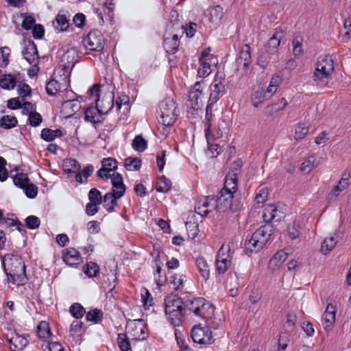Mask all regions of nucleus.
<instances>
[{
	"label": "nucleus",
	"mask_w": 351,
	"mask_h": 351,
	"mask_svg": "<svg viewBox=\"0 0 351 351\" xmlns=\"http://www.w3.org/2000/svg\"><path fill=\"white\" fill-rule=\"evenodd\" d=\"M94 170L92 165L85 167L82 171H79L75 176V181L80 184L85 183L87 178L93 173Z\"/></svg>",
	"instance_id": "35"
},
{
	"label": "nucleus",
	"mask_w": 351,
	"mask_h": 351,
	"mask_svg": "<svg viewBox=\"0 0 351 351\" xmlns=\"http://www.w3.org/2000/svg\"><path fill=\"white\" fill-rule=\"evenodd\" d=\"M337 241L334 237L326 238L322 243L320 251L323 254L326 255L335 247Z\"/></svg>",
	"instance_id": "40"
},
{
	"label": "nucleus",
	"mask_w": 351,
	"mask_h": 351,
	"mask_svg": "<svg viewBox=\"0 0 351 351\" xmlns=\"http://www.w3.org/2000/svg\"><path fill=\"white\" fill-rule=\"evenodd\" d=\"M233 256L229 245H222L215 258L217 271L219 274H224L230 265Z\"/></svg>",
	"instance_id": "10"
},
{
	"label": "nucleus",
	"mask_w": 351,
	"mask_h": 351,
	"mask_svg": "<svg viewBox=\"0 0 351 351\" xmlns=\"http://www.w3.org/2000/svg\"><path fill=\"white\" fill-rule=\"evenodd\" d=\"M117 344L121 351H132L129 338L125 333H119L118 335Z\"/></svg>",
	"instance_id": "41"
},
{
	"label": "nucleus",
	"mask_w": 351,
	"mask_h": 351,
	"mask_svg": "<svg viewBox=\"0 0 351 351\" xmlns=\"http://www.w3.org/2000/svg\"><path fill=\"white\" fill-rule=\"evenodd\" d=\"M199 67L197 70V74L201 77L208 76L212 72V67L216 66L217 64H213L210 60H199Z\"/></svg>",
	"instance_id": "27"
},
{
	"label": "nucleus",
	"mask_w": 351,
	"mask_h": 351,
	"mask_svg": "<svg viewBox=\"0 0 351 351\" xmlns=\"http://www.w3.org/2000/svg\"><path fill=\"white\" fill-rule=\"evenodd\" d=\"M223 15V8L220 5H216L210 10V21L212 23H217L220 21Z\"/></svg>",
	"instance_id": "50"
},
{
	"label": "nucleus",
	"mask_w": 351,
	"mask_h": 351,
	"mask_svg": "<svg viewBox=\"0 0 351 351\" xmlns=\"http://www.w3.org/2000/svg\"><path fill=\"white\" fill-rule=\"evenodd\" d=\"M241 208V203L235 202L233 204L229 203L228 199H224L221 196L209 195L208 214L213 211L217 213H224L230 210L235 213Z\"/></svg>",
	"instance_id": "8"
},
{
	"label": "nucleus",
	"mask_w": 351,
	"mask_h": 351,
	"mask_svg": "<svg viewBox=\"0 0 351 351\" xmlns=\"http://www.w3.org/2000/svg\"><path fill=\"white\" fill-rule=\"evenodd\" d=\"M141 160L137 157H128L125 159L124 166L128 171H138L141 169Z\"/></svg>",
	"instance_id": "37"
},
{
	"label": "nucleus",
	"mask_w": 351,
	"mask_h": 351,
	"mask_svg": "<svg viewBox=\"0 0 351 351\" xmlns=\"http://www.w3.org/2000/svg\"><path fill=\"white\" fill-rule=\"evenodd\" d=\"M22 189L24 190L26 196L30 199L35 198L38 194V187L30 182L25 185L24 188H22Z\"/></svg>",
	"instance_id": "60"
},
{
	"label": "nucleus",
	"mask_w": 351,
	"mask_h": 351,
	"mask_svg": "<svg viewBox=\"0 0 351 351\" xmlns=\"http://www.w3.org/2000/svg\"><path fill=\"white\" fill-rule=\"evenodd\" d=\"M269 98L265 93V89L258 88L254 90L251 95V101L254 107L257 108L259 105L263 103L265 100Z\"/></svg>",
	"instance_id": "28"
},
{
	"label": "nucleus",
	"mask_w": 351,
	"mask_h": 351,
	"mask_svg": "<svg viewBox=\"0 0 351 351\" xmlns=\"http://www.w3.org/2000/svg\"><path fill=\"white\" fill-rule=\"evenodd\" d=\"M308 124L306 123H299L295 131L294 138L295 140H302L308 132Z\"/></svg>",
	"instance_id": "46"
},
{
	"label": "nucleus",
	"mask_w": 351,
	"mask_h": 351,
	"mask_svg": "<svg viewBox=\"0 0 351 351\" xmlns=\"http://www.w3.org/2000/svg\"><path fill=\"white\" fill-rule=\"evenodd\" d=\"M186 280V276L184 274H174L171 277V282L173 285L175 290L180 289L183 287L184 281Z\"/></svg>",
	"instance_id": "57"
},
{
	"label": "nucleus",
	"mask_w": 351,
	"mask_h": 351,
	"mask_svg": "<svg viewBox=\"0 0 351 351\" xmlns=\"http://www.w3.org/2000/svg\"><path fill=\"white\" fill-rule=\"evenodd\" d=\"M84 46L90 51H101L104 47V39L101 32H90L83 40Z\"/></svg>",
	"instance_id": "13"
},
{
	"label": "nucleus",
	"mask_w": 351,
	"mask_h": 351,
	"mask_svg": "<svg viewBox=\"0 0 351 351\" xmlns=\"http://www.w3.org/2000/svg\"><path fill=\"white\" fill-rule=\"evenodd\" d=\"M334 68V59L331 56H319L313 73L314 81L317 84L321 82L327 84L332 79Z\"/></svg>",
	"instance_id": "6"
},
{
	"label": "nucleus",
	"mask_w": 351,
	"mask_h": 351,
	"mask_svg": "<svg viewBox=\"0 0 351 351\" xmlns=\"http://www.w3.org/2000/svg\"><path fill=\"white\" fill-rule=\"evenodd\" d=\"M210 47L205 48L202 53L199 60H210V62L213 64H218V60L216 56L210 53Z\"/></svg>",
	"instance_id": "61"
},
{
	"label": "nucleus",
	"mask_w": 351,
	"mask_h": 351,
	"mask_svg": "<svg viewBox=\"0 0 351 351\" xmlns=\"http://www.w3.org/2000/svg\"><path fill=\"white\" fill-rule=\"evenodd\" d=\"M117 161L111 157L104 158L101 160L102 168H105L110 171H114L117 169Z\"/></svg>",
	"instance_id": "55"
},
{
	"label": "nucleus",
	"mask_w": 351,
	"mask_h": 351,
	"mask_svg": "<svg viewBox=\"0 0 351 351\" xmlns=\"http://www.w3.org/2000/svg\"><path fill=\"white\" fill-rule=\"evenodd\" d=\"M350 175L343 174L341 180L338 182L337 186H335L332 190V193L335 196H338L342 191L347 189L350 185Z\"/></svg>",
	"instance_id": "32"
},
{
	"label": "nucleus",
	"mask_w": 351,
	"mask_h": 351,
	"mask_svg": "<svg viewBox=\"0 0 351 351\" xmlns=\"http://www.w3.org/2000/svg\"><path fill=\"white\" fill-rule=\"evenodd\" d=\"M70 86V77L68 73H60L59 79H51L46 84V91L53 96L58 92L66 90Z\"/></svg>",
	"instance_id": "11"
},
{
	"label": "nucleus",
	"mask_w": 351,
	"mask_h": 351,
	"mask_svg": "<svg viewBox=\"0 0 351 351\" xmlns=\"http://www.w3.org/2000/svg\"><path fill=\"white\" fill-rule=\"evenodd\" d=\"M176 104L171 97L162 100L156 110L158 121L165 127L171 126L176 121L178 113Z\"/></svg>",
	"instance_id": "4"
},
{
	"label": "nucleus",
	"mask_w": 351,
	"mask_h": 351,
	"mask_svg": "<svg viewBox=\"0 0 351 351\" xmlns=\"http://www.w3.org/2000/svg\"><path fill=\"white\" fill-rule=\"evenodd\" d=\"M24 58L29 64H36L38 60V52L36 44L31 40L23 47L22 51Z\"/></svg>",
	"instance_id": "17"
},
{
	"label": "nucleus",
	"mask_w": 351,
	"mask_h": 351,
	"mask_svg": "<svg viewBox=\"0 0 351 351\" xmlns=\"http://www.w3.org/2000/svg\"><path fill=\"white\" fill-rule=\"evenodd\" d=\"M171 188L170 180L165 176H162L156 184V191L158 193H167Z\"/></svg>",
	"instance_id": "38"
},
{
	"label": "nucleus",
	"mask_w": 351,
	"mask_h": 351,
	"mask_svg": "<svg viewBox=\"0 0 351 351\" xmlns=\"http://www.w3.org/2000/svg\"><path fill=\"white\" fill-rule=\"evenodd\" d=\"M83 326L84 323L81 321L75 320L73 321L71 326H70V334L71 336H79L83 332Z\"/></svg>",
	"instance_id": "52"
},
{
	"label": "nucleus",
	"mask_w": 351,
	"mask_h": 351,
	"mask_svg": "<svg viewBox=\"0 0 351 351\" xmlns=\"http://www.w3.org/2000/svg\"><path fill=\"white\" fill-rule=\"evenodd\" d=\"M69 313L74 318L79 319L84 315L86 311L81 304L75 302L69 307Z\"/></svg>",
	"instance_id": "43"
},
{
	"label": "nucleus",
	"mask_w": 351,
	"mask_h": 351,
	"mask_svg": "<svg viewBox=\"0 0 351 351\" xmlns=\"http://www.w3.org/2000/svg\"><path fill=\"white\" fill-rule=\"evenodd\" d=\"M62 136V132L60 130L57 129L53 130L49 128H44L41 131V138L47 142L53 141L56 137H60Z\"/></svg>",
	"instance_id": "31"
},
{
	"label": "nucleus",
	"mask_w": 351,
	"mask_h": 351,
	"mask_svg": "<svg viewBox=\"0 0 351 351\" xmlns=\"http://www.w3.org/2000/svg\"><path fill=\"white\" fill-rule=\"evenodd\" d=\"M196 265L199 274L206 280L210 276V269L206 260L203 257H198L196 259Z\"/></svg>",
	"instance_id": "29"
},
{
	"label": "nucleus",
	"mask_w": 351,
	"mask_h": 351,
	"mask_svg": "<svg viewBox=\"0 0 351 351\" xmlns=\"http://www.w3.org/2000/svg\"><path fill=\"white\" fill-rule=\"evenodd\" d=\"M83 271L88 278H93L99 273V266L97 263L90 261L83 267Z\"/></svg>",
	"instance_id": "42"
},
{
	"label": "nucleus",
	"mask_w": 351,
	"mask_h": 351,
	"mask_svg": "<svg viewBox=\"0 0 351 351\" xmlns=\"http://www.w3.org/2000/svg\"><path fill=\"white\" fill-rule=\"evenodd\" d=\"M117 195L113 193H107L104 196V207L109 213L114 211V207L117 205Z\"/></svg>",
	"instance_id": "26"
},
{
	"label": "nucleus",
	"mask_w": 351,
	"mask_h": 351,
	"mask_svg": "<svg viewBox=\"0 0 351 351\" xmlns=\"http://www.w3.org/2000/svg\"><path fill=\"white\" fill-rule=\"evenodd\" d=\"M102 317V311L97 308L89 311L86 315V318L87 321L93 322L95 324H97L100 321H101Z\"/></svg>",
	"instance_id": "47"
},
{
	"label": "nucleus",
	"mask_w": 351,
	"mask_h": 351,
	"mask_svg": "<svg viewBox=\"0 0 351 351\" xmlns=\"http://www.w3.org/2000/svg\"><path fill=\"white\" fill-rule=\"evenodd\" d=\"M210 88L211 91L208 102L215 105L224 95L226 92L225 86L221 82L215 80Z\"/></svg>",
	"instance_id": "18"
},
{
	"label": "nucleus",
	"mask_w": 351,
	"mask_h": 351,
	"mask_svg": "<svg viewBox=\"0 0 351 351\" xmlns=\"http://www.w3.org/2000/svg\"><path fill=\"white\" fill-rule=\"evenodd\" d=\"M186 310V304L184 303L182 298L176 295H169L165 297V312L171 325L179 326Z\"/></svg>",
	"instance_id": "3"
},
{
	"label": "nucleus",
	"mask_w": 351,
	"mask_h": 351,
	"mask_svg": "<svg viewBox=\"0 0 351 351\" xmlns=\"http://www.w3.org/2000/svg\"><path fill=\"white\" fill-rule=\"evenodd\" d=\"M12 178L14 185L20 189L24 188L30 181L27 174L25 173H17Z\"/></svg>",
	"instance_id": "44"
},
{
	"label": "nucleus",
	"mask_w": 351,
	"mask_h": 351,
	"mask_svg": "<svg viewBox=\"0 0 351 351\" xmlns=\"http://www.w3.org/2000/svg\"><path fill=\"white\" fill-rule=\"evenodd\" d=\"M1 265L8 281L16 286L27 283L26 266L19 256L7 254L1 257Z\"/></svg>",
	"instance_id": "2"
},
{
	"label": "nucleus",
	"mask_w": 351,
	"mask_h": 351,
	"mask_svg": "<svg viewBox=\"0 0 351 351\" xmlns=\"http://www.w3.org/2000/svg\"><path fill=\"white\" fill-rule=\"evenodd\" d=\"M208 197L209 195L202 197L197 199L195 204V210L197 214L202 217L208 215Z\"/></svg>",
	"instance_id": "25"
},
{
	"label": "nucleus",
	"mask_w": 351,
	"mask_h": 351,
	"mask_svg": "<svg viewBox=\"0 0 351 351\" xmlns=\"http://www.w3.org/2000/svg\"><path fill=\"white\" fill-rule=\"evenodd\" d=\"M114 93L110 92L108 96L107 106L98 105L89 106L84 112V120L92 123H100V118L102 114H107L114 106Z\"/></svg>",
	"instance_id": "7"
},
{
	"label": "nucleus",
	"mask_w": 351,
	"mask_h": 351,
	"mask_svg": "<svg viewBox=\"0 0 351 351\" xmlns=\"http://www.w3.org/2000/svg\"><path fill=\"white\" fill-rule=\"evenodd\" d=\"M10 49L7 47H0V67L5 68L9 64Z\"/></svg>",
	"instance_id": "51"
},
{
	"label": "nucleus",
	"mask_w": 351,
	"mask_h": 351,
	"mask_svg": "<svg viewBox=\"0 0 351 351\" xmlns=\"http://www.w3.org/2000/svg\"><path fill=\"white\" fill-rule=\"evenodd\" d=\"M237 177L236 173H229L226 176L223 187L219 191V195L228 199L230 204L235 202H241L239 199L234 195L237 191Z\"/></svg>",
	"instance_id": "9"
},
{
	"label": "nucleus",
	"mask_w": 351,
	"mask_h": 351,
	"mask_svg": "<svg viewBox=\"0 0 351 351\" xmlns=\"http://www.w3.org/2000/svg\"><path fill=\"white\" fill-rule=\"evenodd\" d=\"M315 158L314 156H308L301 165L300 169L302 171H310L315 166Z\"/></svg>",
	"instance_id": "62"
},
{
	"label": "nucleus",
	"mask_w": 351,
	"mask_h": 351,
	"mask_svg": "<svg viewBox=\"0 0 351 351\" xmlns=\"http://www.w3.org/2000/svg\"><path fill=\"white\" fill-rule=\"evenodd\" d=\"M37 334L40 339H47L51 335L49 324L47 322L42 321L37 326Z\"/></svg>",
	"instance_id": "34"
},
{
	"label": "nucleus",
	"mask_w": 351,
	"mask_h": 351,
	"mask_svg": "<svg viewBox=\"0 0 351 351\" xmlns=\"http://www.w3.org/2000/svg\"><path fill=\"white\" fill-rule=\"evenodd\" d=\"M191 337L195 343L199 344H210L213 342L212 332L208 326H195L191 329Z\"/></svg>",
	"instance_id": "14"
},
{
	"label": "nucleus",
	"mask_w": 351,
	"mask_h": 351,
	"mask_svg": "<svg viewBox=\"0 0 351 351\" xmlns=\"http://www.w3.org/2000/svg\"><path fill=\"white\" fill-rule=\"evenodd\" d=\"M270 51H261L257 58V64L262 69L268 65L270 60Z\"/></svg>",
	"instance_id": "53"
},
{
	"label": "nucleus",
	"mask_w": 351,
	"mask_h": 351,
	"mask_svg": "<svg viewBox=\"0 0 351 351\" xmlns=\"http://www.w3.org/2000/svg\"><path fill=\"white\" fill-rule=\"evenodd\" d=\"M335 307L328 304L322 316V325L326 332H329L332 329L335 322Z\"/></svg>",
	"instance_id": "16"
},
{
	"label": "nucleus",
	"mask_w": 351,
	"mask_h": 351,
	"mask_svg": "<svg viewBox=\"0 0 351 351\" xmlns=\"http://www.w3.org/2000/svg\"><path fill=\"white\" fill-rule=\"evenodd\" d=\"M202 95L201 93L197 91H191L189 92V102L190 106L193 109H198L199 108V105L198 103V100Z\"/></svg>",
	"instance_id": "54"
},
{
	"label": "nucleus",
	"mask_w": 351,
	"mask_h": 351,
	"mask_svg": "<svg viewBox=\"0 0 351 351\" xmlns=\"http://www.w3.org/2000/svg\"><path fill=\"white\" fill-rule=\"evenodd\" d=\"M25 225L29 229H37L40 225V219L35 215H29L25 219Z\"/></svg>",
	"instance_id": "58"
},
{
	"label": "nucleus",
	"mask_w": 351,
	"mask_h": 351,
	"mask_svg": "<svg viewBox=\"0 0 351 351\" xmlns=\"http://www.w3.org/2000/svg\"><path fill=\"white\" fill-rule=\"evenodd\" d=\"M214 104H211L208 102L206 108V115H205V128L204 132L207 140H208V136L211 130V120L213 117V108Z\"/></svg>",
	"instance_id": "33"
},
{
	"label": "nucleus",
	"mask_w": 351,
	"mask_h": 351,
	"mask_svg": "<svg viewBox=\"0 0 351 351\" xmlns=\"http://www.w3.org/2000/svg\"><path fill=\"white\" fill-rule=\"evenodd\" d=\"M16 84V78L11 74H5L0 77V86L3 89H14Z\"/></svg>",
	"instance_id": "30"
},
{
	"label": "nucleus",
	"mask_w": 351,
	"mask_h": 351,
	"mask_svg": "<svg viewBox=\"0 0 351 351\" xmlns=\"http://www.w3.org/2000/svg\"><path fill=\"white\" fill-rule=\"evenodd\" d=\"M288 254L283 250L278 251L269 260V267L271 270L278 269L287 260Z\"/></svg>",
	"instance_id": "22"
},
{
	"label": "nucleus",
	"mask_w": 351,
	"mask_h": 351,
	"mask_svg": "<svg viewBox=\"0 0 351 351\" xmlns=\"http://www.w3.org/2000/svg\"><path fill=\"white\" fill-rule=\"evenodd\" d=\"M9 342L10 344L11 351H16V349L18 348L19 346H21L20 349L21 350L24 347H25L28 343V341L26 338L18 335H16L15 337H12L9 340Z\"/></svg>",
	"instance_id": "36"
},
{
	"label": "nucleus",
	"mask_w": 351,
	"mask_h": 351,
	"mask_svg": "<svg viewBox=\"0 0 351 351\" xmlns=\"http://www.w3.org/2000/svg\"><path fill=\"white\" fill-rule=\"evenodd\" d=\"M17 124V119L15 117L9 115L3 116L0 119V127L3 129H11Z\"/></svg>",
	"instance_id": "45"
},
{
	"label": "nucleus",
	"mask_w": 351,
	"mask_h": 351,
	"mask_svg": "<svg viewBox=\"0 0 351 351\" xmlns=\"http://www.w3.org/2000/svg\"><path fill=\"white\" fill-rule=\"evenodd\" d=\"M53 27L58 32L69 31V19L65 13L59 12L53 21Z\"/></svg>",
	"instance_id": "21"
},
{
	"label": "nucleus",
	"mask_w": 351,
	"mask_h": 351,
	"mask_svg": "<svg viewBox=\"0 0 351 351\" xmlns=\"http://www.w3.org/2000/svg\"><path fill=\"white\" fill-rule=\"evenodd\" d=\"M64 171L67 173H75L80 169V163L73 158H67L64 161Z\"/></svg>",
	"instance_id": "39"
},
{
	"label": "nucleus",
	"mask_w": 351,
	"mask_h": 351,
	"mask_svg": "<svg viewBox=\"0 0 351 351\" xmlns=\"http://www.w3.org/2000/svg\"><path fill=\"white\" fill-rule=\"evenodd\" d=\"M28 120L31 126L37 127L42 123L43 118L40 113L34 112L29 113Z\"/></svg>",
	"instance_id": "63"
},
{
	"label": "nucleus",
	"mask_w": 351,
	"mask_h": 351,
	"mask_svg": "<svg viewBox=\"0 0 351 351\" xmlns=\"http://www.w3.org/2000/svg\"><path fill=\"white\" fill-rule=\"evenodd\" d=\"M180 40L178 35L173 34L171 38H166L163 41V47L167 53L174 54L178 49Z\"/></svg>",
	"instance_id": "24"
},
{
	"label": "nucleus",
	"mask_w": 351,
	"mask_h": 351,
	"mask_svg": "<svg viewBox=\"0 0 351 351\" xmlns=\"http://www.w3.org/2000/svg\"><path fill=\"white\" fill-rule=\"evenodd\" d=\"M285 30L281 27H277L274 29L273 36L268 40V47L271 51H276L280 44L281 40L285 37Z\"/></svg>",
	"instance_id": "23"
},
{
	"label": "nucleus",
	"mask_w": 351,
	"mask_h": 351,
	"mask_svg": "<svg viewBox=\"0 0 351 351\" xmlns=\"http://www.w3.org/2000/svg\"><path fill=\"white\" fill-rule=\"evenodd\" d=\"M131 324H134L135 326L136 329L139 328L141 335H138L139 340H145L147 337V335L146 333L147 326L146 324L143 323V320L142 319H134L131 322Z\"/></svg>",
	"instance_id": "48"
},
{
	"label": "nucleus",
	"mask_w": 351,
	"mask_h": 351,
	"mask_svg": "<svg viewBox=\"0 0 351 351\" xmlns=\"http://www.w3.org/2000/svg\"><path fill=\"white\" fill-rule=\"evenodd\" d=\"M188 311L204 320L211 319L214 315L215 306L204 298H195L186 302Z\"/></svg>",
	"instance_id": "5"
},
{
	"label": "nucleus",
	"mask_w": 351,
	"mask_h": 351,
	"mask_svg": "<svg viewBox=\"0 0 351 351\" xmlns=\"http://www.w3.org/2000/svg\"><path fill=\"white\" fill-rule=\"evenodd\" d=\"M88 199L90 202L100 204L102 202L101 192L96 188L91 189L88 193Z\"/></svg>",
	"instance_id": "59"
},
{
	"label": "nucleus",
	"mask_w": 351,
	"mask_h": 351,
	"mask_svg": "<svg viewBox=\"0 0 351 351\" xmlns=\"http://www.w3.org/2000/svg\"><path fill=\"white\" fill-rule=\"evenodd\" d=\"M269 195L268 189L263 187L258 189L255 196V201L257 204H263L267 199Z\"/></svg>",
	"instance_id": "56"
},
{
	"label": "nucleus",
	"mask_w": 351,
	"mask_h": 351,
	"mask_svg": "<svg viewBox=\"0 0 351 351\" xmlns=\"http://www.w3.org/2000/svg\"><path fill=\"white\" fill-rule=\"evenodd\" d=\"M237 62L239 65H242L244 69L248 67L251 62L250 47L248 45L245 44L241 46Z\"/></svg>",
	"instance_id": "20"
},
{
	"label": "nucleus",
	"mask_w": 351,
	"mask_h": 351,
	"mask_svg": "<svg viewBox=\"0 0 351 351\" xmlns=\"http://www.w3.org/2000/svg\"><path fill=\"white\" fill-rule=\"evenodd\" d=\"M132 148L137 152H143L147 149V141L141 136H136L132 141Z\"/></svg>",
	"instance_id": "49"
},
{
	"label": "nucleus",
	"mask_w": 351,
	"mask_h": 351,
	"mask_svg": "<svg viewBox=\"0 0 351 351\" xmlns=\"http://www.w3.org/2000/svg\"><path fill=\"white\" fill-rule=\"evenodd\" d=\"M62 106L65 108H71V111L74 113L77 112L81 108L80 103H78L77 101L74 99H69L64 101L62 103Z\"/></svg>",
	"instance_id": "64"
},
{
	"label": "nucleus",
	"mask_w": 351,
	"mask_h": 351,
	"mask_svg": "<svg viewBox=\"0 0 351 351\" xmlns=\"http://www.w3.org/2000/svg\"><path fill=\"white\" fill-rule=\"evenodd\" d=\"M62 261L70 267H77L82 262V258L76 249L68 247L62 251Z\"/></svg>",
	"instance_id": "15"
},
{
	"label": "nucleus",
	"mask_w": 351,
	"mask_h": 351,
	"mask_svg": "<svg viewBox=\"0 0 351 351\" xmlns=\"http://www.w3.org/2000/svg\"><path fill=\"white\" fill-rule=\"evenodd\" d=\"M78 52L75 49L71 48L68 49L62 55L61 64L57 68L56 71L58 73H68L70 75L71 71L78 62Z\"/></svg>",
	"instance_id": "12"
},
{
	"label": "nucleus",
	"mask_w": 351,
	"mask_h": 351,
	"mask_svg": "<svg viewBox=\"0 0 351 351\" xmlns=\"http://www.w3.org/2000/svg\"><path fill=\"white\" fill-rule=\"evenodd\" d=\"M284 217V213L280 210L276 205H267L263 214V220L266 223L258 228L252 234L251 238L245 242L246 250L255 253L260 252L273 234V226L270 222L278 221Z\"/></svg>",
	"instance_id": "1"
},
{
	"label": "nucleus",
	"mask_w": 351,
	"mask_h": 351,
	"mask_svg": "<svg viewBox=\"0 0 351 351\" xmlns=\"http://www.w3.org/2000/svg\"><path fill=\"white\" fill-rule=\"evenodd\" d=\"M111 183L113 189L112 193L116 194L117 197H123L125 192V186L122 175L117 172L112 173Z\"/></svg>",
	"instance_id": "19"
}]
</instances>
